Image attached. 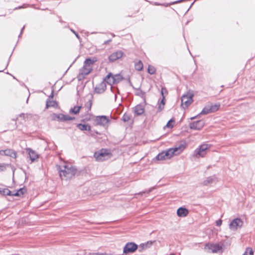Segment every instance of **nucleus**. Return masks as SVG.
Returning a JSON list of instances; mask_svg holds the SVG:
<instances>
[{"label":"nucleus","instance_id":"47","mask_svg":"<svg viewBox=\"0 0 255 255\" xmlns=\"http://www.w3.org/2000/svg\"><path fill=\"white\" fill-rule=\"evenodd\" d=\"M151 191V189L149 190L148 191V192H150Z\"/></svg>","mask_w":255,"mask_h":255},{"label":"nucleus","instance_id":"44","mask_svg":"<svg viewBox=\"0 0 255 255\" xmlns=\"http://www.w3.org/2000/svg\"><path fill=\"white\" fill-rule=\"evenodd\" d=\"M24 114H21L19 115L20 117H24Z\"/></svg>","mask_w":255,"mask_h":255},{"label":"nucleus","instance_id":"14","mask_svg":"<svg viewBox=\"0 0 255 255\" xmlns=\"http://www.w3.org/2000/svg\"><path fill=\"white\" fill-rule=\"evenodd\" d=\"M204 126V122L203 120H199L196 122H194L190 124V127L192 129L200 130Z\"/></svg>","mask_w":255,"mask_h":255},{"label":"nucleus","instance_id":"22","mask_svg":"<svg viewBox=\"0 0 255 255\" xmlns=\"http://www.w3.org/2000/svg\"><path fill=\"white\" fill-rule=\"evenodd\" d=\"M207 106L209 107V111H210L211 113H213L217 111L219 109L220 105L219 104H211Z\"/></svg>","mask_w":255,"mask_h":255},{"label":"nucleus","instance_id":"8","mask_svg":"<svg viewBox=\"0 0 255 255\" xmlns=\"http://www.w3.org/2000/svg\"><path fill=\"white\" fill-rule=\"evenodd\" d=\"M51 119L53 121L67 122L68 121L73 120L75 119V118L62 114H53L51 115Z\"/></svg>","mask_w":255,"mask_h":255},{"label":"nucleus","instance_id":"2","mask_svg":"<svg viewBox=\"0 0 255 255\" xmlns=\"http://www.w3.org/2000/svg\"><path fill=\"white\" fill-rule=\"evenodd\" d=\"M59 175L62 180L72 178L77 172L76 169L69 163H63L58 166Z\"/></svg>","mask_w":255,"mask_h":255},{"label":"nucleus","instance_id":"31","mask_svg":"<svg viewBox=\"0 0 255 255\" xmlns=\"http://www.w3.org/2000/svg\"><path fill=\"white\" fill-rule=\"evenodd\" d=\"M164 91H166L165 89L164 88H162L161 93V95H162V99L160 103V104H161L162 105V106H164V105H165V101H164L165 97L163 95Z\"/></svg>","mask_w":255,"mask_h":255},{"label":"nucleus","instance_id":"13","mask_svg":"<svg viewBox=\"0 0 255 255\" xmlns=\"http://www.w3.org/2000/svg\"><path fill=\"white\" fill-rule=\"evenodd\" d=\"M218 178L215 175L206 178L202 182V184L205 186H208L218 182Z\"/></svg>","mask_w":255,"mask_h":255},{"label":"nucleus","instance_id":"18","mask_svg":"<svg viewBox=\"0 0 255 255\" xmlns=\"http://www.w3.org/2000/svg\"><path fill=\"white\" fill-rule=\"evenodd\" d=\"M189 212L188 210L185 208L180 207L177 211V215L180 217H185L187 216Z\"/></svg>","mask_w":255,"mask_h":255},{"label":"nucleus","instance_id":"10","mask_svg":"<svg viewBox=\"0 0 255 255\" xmlns=\"http://www.w3.org/2000/svg\"><path fill=\"white\" fill-rule=\"evenodd\" d=\"M243 224V221L240 218H236L233 220L229 224V228L231 230L236 231L238 228H241Z\"/></svg>","mask_w":255,"mask_h":255},{"label":"nucleus","instance_id":"32","mask_svg":"<svg viewBox=\"0 0 255 255\" xmlns=\"http://www.w3.org/2000/svg\"><path fill=\"white\" fill-rule=\"evenodd\" d=\"M174 122V121L173 120H170L168 121L164 128H172L173 127Z\"/></svg>","mask_w":255,"mask_h":255},{"label":"nucleus","instance_id":"1","mask_svg":"<svg viewBox=\"0 0 255 255\" xmlns=\"http://www.w3.org/2000/svg\"><path fill=\"white\" fill-rule=\"evenodd\" d=\"M185 143H181L178 146L168 149L159 153L156 157L158 160H167L171 158L174 155L180 154L185 148Z\"/></svg>","mask_w":255,"mask_h":255},{"label":"nucleus","instance_id":"38","mask_svg":"<svg viewBox=\"0 0 255 255\" xmlns=\"http://www.w3.org/2000/svg\"><path fill=\"white\" fill-rule=\"evenodd\" d=\"M23 188H20L17 191L18 192H19L18 193H19L20 196H21V195L23 194Z\"/></svg>","mask_w":255,"mask_h":255},{"label":"nucleus","instance_id":"17","mask_svg":"<svg viewBox=\"0 0 255 255\" xmlns=\"http://www.w3.org/2000/svg\"><path fill=\"white\" fill-rule=\"evenodd\" d=\"M105 81L101 82L98 86L95 88V91L97 93H103L106 89V84Z\"/></svg>","mask_w":255,"mask_h":255},{"label":"nucleus","instance_id":"20","mask_svg":"<svg viewBox=\"0 0 255 255\" xmlns=\"http://www.w3.org/2000/svg\"><path fill=\"white\" fill-rule=\"evenodd\" d=\"M77 127L80 130H81L82 131H84V130L90 131V130H91V126L88 124H79L77 125Z\"/></svg>","mask_w":255,"mask_h":255},{"label":"nucleus","instance_id":"11","mask_svg":"<svg viewBox=\"0 0 255 255\" xmlns=\"http://www.w3.org/2000/svg\"><path fill=\"white\" fill-rule=\"evenodd\" d=\"M137 249V246L133 243H127L124 248V254H128L135 252Z\"/></svg>","mask_w":255,"mask_h":255},{"label":"nucleus","instance_id":"34","mask_svg":"<svg viewBox=\"0 0 255 255\" xmlns=\"http://www.w3.org/2000/svg\"><path fill=\"white\" fill-rule=\"evenodd\" d=\"M164 106H162V105L159 103L158 107V111L161 112L164 109Z\"/></svg>","mask_w":255,"mask_h":255},{"label":"nucleus","instance_id":"24","mask_svg":"<svg viewBox=\"0 0 255 255\" xmlns=\"http://www.w3.org/2000/svg\"><path fill=\"white\" fill-rule=\"evenodd\" d=\"M0 194L3 195H11V191L7 188H0Z\"/></svg>","mask_w":255,"mask_h":255},{"label":"nucleus","instance_id":"28","mask_svg":"<svg viewBox=\"0 0 255 255\" xmlns=\"http://www.w3.org/2000/svg\"><path fill=\"white\" fill-rule=\"evenodd\" d=\"M211 112L209 111V107L207 105L206 107L204 108L202 111L200 113V115H206L209 113H211Z\"/></svg>","mask_w":255,"mask_h":255},{"label":"nucleus","instance_id":"33","mask_svg":"<svg viewBox=\"0 0 255 255\" xmlns=\"http://www.w3.org/2000/svg\"><path fill=\"white\" fill-rule=\"evenodd\" d=\"M92 101L91 100H89L85 104V106L86 107V108L87 109L88 111H89L91 109L92 107Z\"/></svg>","mask_w":255,"mask_h":255},{"label":"nucleus","instance_id":"43","mask_svg":"<svg viewBox=\"0 0 255 255\" xmlns=\"http://www.w3.org/2000/svg\"><path fill=\"white\" fill-rule=\"evenodd\" d=\"M184 0H178V1H175V2H173L172 3V4H175V3H179V2H182L183 1H184Z\"/></svg>","mask_w":255,"mask_h":255},{"label":"nucleus","instance_id":"26","mask_svg":"<svg viewBox=\"0 0 255 255\" xmlns=\"http://www.w3.org/2000/svg\"><path fill=\"white\" fill-rule=\"evenodd\" d=\"M135 68L138 71H140L143 68V64L141 61H139L135 63Z\"/></svg>","mask_w":255,"mask_h":255},{"label":"nucleus","instance_id":"9","mask_svg":"<svg viewBox=\"0 0 255 255\" xmlns=\"http://www.w3.org/2000/svg\"><path fill=\"white\" fill-rule=\"evenodd\" d=\"M193 95L188 93L183 95L181 98V107L183 109L187 108L193 102Z\"/></svg>","mask_w":255,"mask_h":255},{"label":"nucleus","instance_id":"15","mask_svg":"<svg viewBox=\"0 0 255 255\" xmlns=\"http://www.w3.org/2000/svg\"><path fill=\"white\" fill-rule=\"evenodd\" d=\"M123 55H124L123 52L120 50V51H116V52L112 53V54H111L109 57V59L110 61L113 62L118 59L121 58V57H123Z\"/></svg>","mask_w":255,"mask_h":255},{"label":"nucleus","instance_id":"6","mask_svg":"<svg viewBox=\"0 0 255 255\" xmlns=\"http://www.w3.org/2000/svg\"><path fill=\"white\" fill-rule=\"evenodd\" d=\"M204 250L208 253H216L222 251V246L219 244L208 243L205 245Z\"/></svg>","mask_w":255,"mask_h":255},{"label":"nucleus","instance_id":"42","mask_svg":"<svg viewBox=\"0 0 255 255\" xmlns=\"http://www.w3.org/2000/svg\"><path fill=\"white\" fill-rule=\"evenodd\" d=\"M5 168L4 165H0V171H3Z\"/></svg>","mask_w":255,"mask_h":255},{"label":"nucleus","instance_id":"5","mask_svg":"<svg viewBox=\"0 0 255 255\" xmlns=\"http://www.w3.org/2000/svg\"><path fill=\"white\" fill-rule=\"evenodd\" d=\"M95 126H100L103 127H107L110 122L109 117L106 116H99L95 117L93 120Z\"/></svg>","mask_w":255,"mask_h":255},{"label":"nucleus","instance_id":"30","mask_svg":"<svg viewBox=\"0 0 255 255\" xmlns=\"http://www.w3.org/2000/svg\"><path fill=\"white\" fill-rule=\"evenodd\" d=\"M147 70L148 72L151 75L154 74L156 71L155 68L153 66L150 65L148 66Z\"/></svg>","mask_w":255,"mask_h":255},{"label":"nucleus","instance_id":"46","mask_svg":"<svg viewBox=\"0 0 255 255\" xmlns=\"http://www.w3.org/2000/svg\"><path fill=\"white\" fill-rule=\"evenodd\" d=\"M195 118V117H192V118H191V120H193V119H194Z\"/></svg>","mask_w":255,"mask_h":255},{"label":"nucleus","instance_id":"23","mask_svg":"<svg viewBox=\"0 0 255 255\" xmlns=\"http://www.w3.org/2000/svg\"><path fill=\"white\" fill-rule=\"evenodd\" d=\"M57 106V102L55 101H53L49 99L46 102V108L49 107H56Z\"/></svg>","mask_w":255,"mask_h":255},{"label":"nucleus","instance_id":"12","mask_svg":"<svg viewBox=\"0 0 255 255\" xmlns=\"http://www.w3.org/2000/svg\"><path fill=\"white\" fill-rule=\"evenodd\" d=\"M25 150L28 153L31 162H35L38 160L39 158V154L35 151L30 148H26Z\"/></svg>","mask_w":255,"mask_h":255},{"label":"nucleus","instance_id":"40","mask_svg":"<svg viewBox=\"0 0 255 255\" xmlns=\"http://www.w3.org/2000/svg\"><path fill=\"white\" fill-rule=\"evenodd\" d=\"M0 154L1 155H5V150H0Z\"/></svg>","mask_w":255,"mask_h":255},{"label":"nucleus","instance_id":"45","mask_svg":"<svg viewBox=\"0 0 255 255\" xmlns=\"http://www.w3.org/2000/svg\"><path fill=\"white\" fill-rule=\"evenodd\" d=\"M24 28V27H22V29H21V33H22V30H23Z\"/></svg>","mask_w":255,"mask_h":255},{"label":"nucleus","instance_id":"4","mask_svg":"<svg viewBox=\"0 0 255 255\" xmlns=\"http://www.w3.org/2000/svg\"><path fill=\"white\" fill-rule=\"evenodd\" d=\"M211 145L208 144H203L197 148L194 151V156L196 158L203 157L207 153V150L209 149Z\"/></svg>","mask_w":255,"mask_h":255},{"label":"nucleus","instance_id":"7","mask_svg":"<svg viewBox=\"0 0 255 255\" xmlns=\"http://www.w3.org/2000/svg\"><path fill=\"white\" fill-rule=\"evenodd\" d=\"M94 156L97 161H103L109 159L111 157V154L109 150L102 149L98 152H95Z\"/></svg>","mask_w":255,"mask_h":255},{"label":"nucleus","instance_id":"21","mask_svg":"<svg viewBox=\"0 0 255 255\" xmlns=\"http://www.w3.org/2000/svg\"><path fill=\"white\" fill-rule=\"evenodd\" d=\"M5 156H8L11 157L16 158L17 157L16 152L12 149H5Z\"/></svg>","mask_w":255,"mask_h":255},{"label":"nucleus","instance_id":"36","mask_svg":"<svg viewBox=\"0 0 255 255\" xmlns=\"http://www.w3.org/2000/svg\"><path fill=\"white\" fill-rule=\"evenodd\" d=\"M222 220H219L216 221V224L217 226H220L222 225Z\"/></svg>","mask_w":255,"mask_h":255},{"label":"nucleus","instance_id":"16","mask_svg":"<svg viewBox=\"0 0 255 255\" xmlns=\"http://www.w3.org/2000/svg\"><path fill=\"white\" fill-rule=\"evenodd\" d=\"M105 81L111 86V89L113 91V89H114V87L111 86L112 84H115V81L114 80L113 75L111 73L108 74L105 78Z\"/></svg>","mask_w":255,"mask_h":255},{"label":"nucleus","instance_id":"39","mask_svg":"<svg viewBox=\"0 0 255 255\" xmlns=\"http://www.w3.org/2000/svg\"><path fill=\"white\" fill-rule=\"evenodd\" d=\"M154 4L155 5H164L165 6H167L169 5L168 4H160V3H158L157 2H155L154 3Z\"/></svg>","mask_w":255,"mask_h":255},{"label":"nucleus","instance_id":"3","mask_svg":"<svg viewBox=\"0 0 255 255\" xmlns=\"http://www.w3.org/2000/svg\"><path fill=\"white\" fill-rule=\"evenodd\" d=\"M96 61L95 58H87L84 62L83 67L80 70L79 76L83 77L89 74L92 69L93 64Z\"/></svg>","mask_w":255,"mask_h":255},{"label":"nucleus","instance_id":"29","mask_svg":"<svg viewBox=\"0 0 255 255\" xmlns=\"http://www.w3.org/2000/svg\"><path fill=\"white\" fill-rule=\"evenodd\" d=\"M243 255H254V252L252 248H248Z\"/></svg>","mask_w":255,"mask_h":255},{"label":"nucleus","instance_id":"27","mask_svg":"<svg viewBox=\"0 0 255 255\" xmlns=\"http://www.w3.org/2000/svg\"><path fill=\"white\" fill-rule=\"evenodd\" d=\"M113 76L115 84L119 83L123 79V77L120 74L113 75Z\"/></svg>","mask_w":255,"mask_h":255},{"label":"nucleus","instance_id":"35","mask_svg":"<svg viewBox=\"0 0 255 255\" xmlns=\"http://www.w3.org/2000/svg\"><path fill=\"white\" fill-rule=\"evenodd\" d=\"M123 119L124 121L127 122V121H128L129 120V117L128 115H125L123 116Z\"/></svg>","mask_w":255,"mask_h":255},{"label":"nucleus","instance_id":"25","mask_svg":"<svg viewBox=\"0 0 255 255\" xmlns=\"http://www.w3.org/2000/svg\"><path fill=\"white\" fill-rule=\"evenodd\" d=\"M81 107V106H75L70 109V112L72 114H77L79 113Z\"/></svg>","mask_w":255,"mask_h":255},{"label":"nucleus","instance_id":"37","mask_svg":"<svg viewBox=\"0 0 255 255\" xmlns=\"http://www.w3.org/2000/svg\"><path fill=\"white\" fill-rule=\"evenodd\" d=\"M19 192H18L17 191L12 193L11 192V195L10 196H20L19 193Z\"/></svg>","mask_w":255,"mask_h":255},{"label":"nucleus","instance_id":"19","mask_svg":"<svg viewBox=\"0 0 255 255\" xmlns=\"http://www.w3.org/2000/svg\"><path fill=\"white\" fill-rule=\"evenodd\" d=\"M144 111V107L141 105H138L134 108V113L136 115H140Z\"/></svg>","mask_w":255,"mask_h":255},{"label":"nucleus","instance_id":"41","mask_svg":"<svg viewBox=\"0 0 255 255\" xmlns=\"http://www.w3.org/2000/svg\"><path fill=\"white\" fill-rule=\"evenodd\" d=\"M71 31L75 34V35H76V36L79 39L80 38V37L79 36V35L77 33H76L74 30L71 29Z\"/></svg>","mask_w":255,"mask_h":255}]
</instances>
